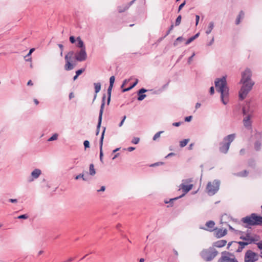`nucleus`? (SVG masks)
<instances>
[{"label": "nucleus", "instance_id": "nucleus-1", "mask_svg": "<svg viewBox=\"0 0 262 262\" xmlns=\"http://www.w3.org/2000/svg\"><path fill=\"white\" fill-rule=\"evenodd\" d=\"M252 75V71L248 68L242 73V78L239 83L243 85L239 92V98L241 100L246 98L254 84V82L251 79Z\"/></svg>", "mask_w": 262, "mask_h": 262}, {"label": "nucleus", "instance_id": "nucleus-2", "mask_svg": "<svg viewBox=\"0 0 262 262\" xmlns=\"http://www.w3.org/2000/svg\"><path fill=\"white\" fill-rule=\"evenodd\" d=\"M217 91L221 93V98L223 103L226 105L228 101L229 89L227 86L226 79L225 77L216 79L214 82Z\"/></svg>", "mask_w": 262, "mask_h": 262}, {"label": "nucleus", "instance_id": "nucleus-3", "mask_svg": "<svg viewBox=\"0 0 262 262\" xmlns=\"http://www.w3.org/2000/svg\"><path fill=\"white\" fill-rule=\"evenodd\" d=\"M242 221L246 224L245 227L250 228V226H262V216L257 215L256 213H252L250 215L242 218Z\"/></svg>", "mask_w": 262, "mask_h": 262}, {"label": "nucleus", "instance_id": "nucleus-4", "mask_svg": "<svg viewBox=\"0 0 262 262\" xmlns=\"http://www.w3.org/2000/svg\"><path fill=\"white\" fill-rule=\"evenodd\" d=\"M235 138V134H232L225 137L223 142L220 144V151L223 154H227L229 149L230 144L234 141Z\"/></svg>", "mask_w": 262, "mask_h": 262}, {"label": "nucleus", "instance_id": "nucleus-5", "mask_svg": "<svg viewBox=\"0 0 262 262\" xmlns=\"http://www.w3.org/2000/svg\"><path fill=\"white\" fill-rule=\"evenodd\" d=\"M218 252L213 248L210 247L203 250L200 255L202 258L206 261L212 260L217 254Z\"/></svg>", "mask_w": 262, "mask_h": 262}, {"label": "nucleus", "instance_id": "nucleus-6", "mask_svg": "<svg viewBox=\"0 0 262 262\" xmlns=\"http://www.w3.org/2000/svg\"><path fill=\"white\" fill-rule=\"evenodd\" d=\"M220 181L214 180L212 182H209L207 185L206 191L209 195H213L215 194L219 189Z\"/></svg>", "mask_w": 262, "mask_h": 262}, {"label": "nucleus", "instance_id": "nucleus-7", "mask_svg": "<svg viewBox=\"0 0 262 262\" xmlns=\"http://www.w3.org/2000/svg\"><path fill=\"white\" fill-rule=\"evenodd\" d=\"M259 255L251 250H248L244 255V262H255L258 260Z\"/></svg>", "mask_w": 262, "mask_h": 262}, {"label": "nucleus", "instance_id": "nucleus-8", "mask_svg": "<svg viewBox=\"0 0 262 262\" xmlns=\"http://www.w3.org/2000/svg\"><path fill=\"white\" fill-rule=\"evenodd\" d=\"M254 106L250 101H247L242 106V114L245 115H254Z\"/></svg>", "mask_w": 262, "mask_h": 262}, {"label": "nucleus", "instance_id": "nucleus-9", "mask_svg": "<svg viewBox=\"0 0 262 262\" xmlns=\"http://www.w3.org/2000/svg\"><path fill=\"white\" fill-rule=\"evenodd\" d=\"M75 58L78 61L81 62L84 61L87 58L85 49H80V50L76 54Z\"/></svg>", "mask_w": 262, "mask_h": 262}, {"label": "nucleus", "instance_id": "nucleus-10", "mask_svg": "<svg viewBox=\"0 0 262 262\" xmlns=\"http://www.w3.org/2000/svg\"><path fill=\"white\" fill-rule=\"evenodd\" d=\"M41 174L40 169L36 168L34 169L31 173V176L28 178V182L31 183L34 180L37 179Z\"/></svg>", "mask_w": 262, "mask_h": 262}, {"label": "nucleus", "instance_id": "nucleus-11", "mask_svg": "<svg viewBox=\"0 0 262 262\" xmlns=\"http://www.w3.org/2000/svg\"><path fill=\"white\" fill-rule=\"evenodd\" d=\"M243 116V122L244 126L247 129L251 128L252 126V121L251 120L253 117V115H245Z\"/></svg>", "mask_w": 262, "mask_h": 262}, {"label": "nucleus", "instance_id": "nucleus-12", "mask_svg": "<svg viewBox=\"0 0 262 262\" xmlns=\"http://www.w3.org/2000/svg\"><path fill=\"white\" fill-rule=\"evenodd\" d=\"M255 137L257 140L254 143V148L256 150L258 151L260 149L262 141V134L260 132H256L255 134Z\"/></svg>", "mask_w": 262, "mask_h": 262}, {"label": "nucleus", "instance_id": "nucleus-13", "mask_svg": "<svg viewBox=\"0 0 262 262\" xmlns=\"http://www.w3.org/2000/svg\"><path fill=\"white\" fill-rule=\"evenodd\" d=\"M105 129H106V128L105 127H103V130L101 136L100 140V161H101V162L102 163H103V151H102V146H103V141Z\"/></svg>", "mask_w": 262, "mask_h": 262}, {"label": "nucleus", "instance_id": "nucleus-14", "mask_svg": "<svg viewBox=\"0 0 262 262\" xmlns=\"http://www.w3.org/2000/svg\"><path fill=\"white\" fill-rule=\"evenodd\" d=\"M105 98H106V96L105 94H104L102 97V102H101V104L100 106V109L99 111V117H98V119L100 120L102 119V115H103L104 107V105H105Z\"/></svg>", "mask_w": 262, "mask_h": 262}, {"label": "nucleus", "instance_id": "nucleus-15", "mask_svg": "<svg viewBox=\"0 0 262 262\" xmlns=\"http://www.w3.org/2000/svg\"><path fill=\"white\" fill-rule=\"evenodd\" d=\"M192 187L193 185L192 184L187 185H185L184 183H182L180 185V188L184 192L183 194H184V195L189 192L192 188Z\"/></svg>", "mask_w": 262, "mask_h": 262}, {"label": "nucleus", "instance_id": "nucleus-16", "mask_svg": "<svg viewBox=\"0 0 262 262\" xmlns=\"http://www.w3.org/2000/svg\"><path fill=\"white\" fill-rule=\"evenodd\" d=\"M214 225H215V223L213 221H209L206 223V226L207 227V229L204 228V227H200V228L211 231L213 230Z\"/></svg>", "mask_w": 262, "mask_h": 262}, {"label": "nucleus", "instance_id": "nucleus-17", "mask_svg": "<svg viewBox=\"0 0 262 262\" xmlns=\"http://www.w3.org/2000/svg\"><path fill=\"white\" fill-rule=\"evenodd\" d=\"M227 231L226 229H219L216 231V236L218 238L222 237L227 234Z\"/></svg>", "mask_w": 262, "mask_h": 262}, {"label": "nucleus", "instance_id": "nucleus-18", "mask_svg": "<svg viewBox=\"0 0 262 262\" xmlns=\"http://www.w3.org/2000/svg\"><path fill=\"white\" fill-rule=\"evenodd\" d=\"M227 243V241L226 240H220L214 243V246L216 247L221 248L225 246Z\"/></svg>", "mask_w": 262, "mask_h": 262}, {"label": "nucleus", "instance_id": "nucleus-19", "mask_svg": "<svg viewBox=\"0 0 262 262\" xmlns=\"http://www.w3.org/2000/svg\"><path fill=\"white\" fill-rule=\"evenodd\" d=\"M244 12L243 11H241L237 16L236 20H235V24L236 25H238L240 24L241 21V19L244 18Z\"/></svg>", "mask_w": 262, "mask_h": 262}, {"label": "nucleus", "instance_id": "nucleus-20", "mask_svg": "<svg viewBox=\"0 0 262 262\" xmlns=\"http://www.w3.org/2000/svg\"><path fill=\"white\" fill-rule=\"evenodd\" d=\"M77 41L78 42L77 45V47L81 48V49H85L83 41L81 40L80 37H78L77 38Z\"/></svg>", "mask_w": 262, "mask_h": 262}, {"label": "nucleus", "instance_id": "nucleus-21", "mask_svg": "<svg viewBox=\"0 0 262 262\" xmlns=\"http://www.w3.org/2000/svg\"><path fill=\"white\" fill-rule=\"evenodd\" d=\"M251 238V236L250 235V233L246 234V236H241L240 238L245 241L246 242H248L249 241H251V244L252 243V242L253 241V239H250Z\"/></svg>", "mask_w": 262, "mask_h": 262}, {"label": "nucleus", "instance_id": "nucleus-22", "mask_svg": "<svg viewBox=\"0 0 262 262\" xmlns=\"http://www.w3.org/2000/svg\"><path fill=\"white\" fill-rule=\"evenodd\" d=\"M214 23L213 21H210L209 23L208 27L207 28V29L206 31V34L208 35L211 32L212 29L214 28Z\"/></svg>", "mask_w": 262, "mask_h": 262}, {"label": "nucleus", "instance_id": "nucleus-23", "mask_svg": "<svg viewBox=\"0 0 262 262\" xmlns=\"http://www.w3.org/2000/svg\"><path fill=\"white\" fill-rule=\"evenodd\" d=\"M138 79H136L135 81L133 84H131V85L129 87L123 89L122 92H125L130 90L138 84Z\"/></svg>", "mask_w": 262, "mask_h": 262}, {"label": "nucleus", "instance_id": "nucleus-24", "mask_svg": "<svg viewBox=\"0 0 262 262\" xmlns=\"http://www.w3.org/2000/svg\"><path fill=\"white\" fill-rule=\"evenodd\" d=\"M248 171L246 170H244L243 171L239 172L236 173H234V174L237 177H246L248 176Z\"/></svg>", "mask_w": 262, "mask_h": 262}, {"label": "nucleus", "instance_id": "nucleus-25", "mask_svg": "<svg viewBox=\"0 0 262 262\" xmlns=\"http://www.w3.org/2000/svg\"><path fill=\"white\" fill-rule=\"evenodd\" d=\"M200 35V33H196L195 35H194V36L190 37L187 41L186 42H185V45H188V44H189L190 43H191L192 41H193L194 39H195L196 38H198L199 37Z\"/></svg>", "mask_w": 262, "mask_h": 262}, {"label": "nucleus", "instance_id": "nucleus-26", "mask_svg": "<svg viewBox=\"0 0 262 262\" xmlns=\"http://www.w3.org/2000/svg\"><path fill=\"white\" fill-rule=\"evenodd\" d=\"M235 244H238L241 247V248H244L245 247L249 244H251V241H249L248 242H241V241H239V242H236L235 243Z\"/></svg>", "mask_w": 262, "mask_h": 262}, {"label": "nucleus", "instance_id": "nucleus-27", "mask_svg": "<svg viewBox=\"0 0 262 262\" xmlns=\"http://www.w3.org/2000/svg\"><path fill=\"white\" fill-rule=\"evenodd\" d=\"M74 54V52L72 51H70L65 56V60L66 61H70L73 57Z\"/></svg>", "mask_w": 262, "mask_h": 262}, {"label": "nucleus", "instance_id": "nucleus-28", "mask_svg": "<svg viewBox=\"0 0 262 262\" xmlns=\"http://www.w3.org/2000/svg\"><path fill=\"white\" fill-rule=\"evenodd\" d=\"M73 65L70 62V61H66L65 64V69L67 71L71 70L73 69Z\"/></svg>", "mask_w": 262, "mask_h": 262}, {"label": "nucleus", "instance_id": "nucleus-29", "mask_svg": "<svg viewBox=\"0 0 262 262\" xmlns=\"http://www.w3.org/2000/svg\"><path fill=\"white\" fill-rule=\"evenodd\" d=\"M95 92L97 94L101 90V83L100 82L94 83Z\"/></svg>", "mask_w": 262, "mask_h": 262}, {"label": "nucleus", "instance_id": "nucleus-30", "mask_svg": "<svg viewBox=\"0 0 262 262\" xmlns=\"http://www.w3.org/2000/svg\"><path fill=\"white\" fill-rule=\"evenodd\" d=\"M89 173L91 176H94L96 173V171L93 164H91L90 165Z\"/></svg>", "mask_w": 262, "mask_h": 262}, {"label": "nucleus", "instance_id": "nucleus-31", "mask_svg": "<svg viewBox=\"0 0 262 262\" xmlns=\"http://www.w3.org/2000/svg\"><path fill=\"white\" fill-rule=\"evenodd\" d=\"M184 195V194H182L181 195H180V196H179L178 197H176V198H174L170 199V200L168 202V201H165V203L167 204L168 203H170V205L171 206H172V204L173 203L174 201L177 200L178 199L182 198Z\"/></svg>", "mask_w": 262, "mask_h": 262}, {"label": "nucleus", "instance_id": "nucleus-32", "mask_svg": "<svg viewBox=\"0 0 262 262\" xmlns=\"http://www.w3.org/2000/svg\"><path fill=\"white\" fill-rule=\"evenodd\" d=\"M189 141V139H184L182 141H181L180 142V146L181 147H185L187 144V143H188Z\"/></svg>", "mask_w": 262, "mask_h": 262}, {"label": "nucleus", "instance_id": "nucleus-33", "mask_svg": "<svg viewBox=\"0 0 262 262\" xmlns=\"http://www.w3.org/2000/svg\"><path fill=\"white\" fill-rule=\"evenodd\" d=\"M58 134L57 133H55L54 134H53L52 135V136H51L50 138H49L48 139V141L50 142V141L56 140L58 138Z\"/></svg>", "mask_w": 262, "mask_h": 262}, {"label": "nucleus", "instance_id": "nucleus-34", "mask_svg": "<svg viewBox=\"0 0 262 262\" xmlns=\"http://www.w3.org/2000/svg\"><path fill=\"white\" fill-rule=\"evenodd\" d=\"M184 40L182 36L178 37L173 42V46H177L178 45L179 42H181Z\"/></svg>", "mask_w": 262, "mask_h": 262}, {"label": "nucleus", "instance_id": "nucleus-35", "mask_svg": "<svg viewBox=\"0 0 262 262\" xmlns=\"http://www.w3.org/2000/svg\"><path fill=\"white\" fill-rule=\"evenodd\" d=\"M101 122H102V120L101 119L100 120V119H98V124H97V131H96V135L97 136L99 133L100 128V126H101Z\"/></svg>", "mask_w": 262, "mask_h": 262}, {"label": "nucleus", "instance_id": "nucleus-36", "mask_svg": "<svg viewBox=\"0 0 262 262\" xmlns=\"http://www.w3.org/2000/svg\"><path fill=\"white\" fill-rule=\"evenodd\" d=\"M135 0H133L131 2H130L129 3L126 4V6L125 7V8L123 9V10H120V11H126V10H127L129 7L133 5V4L134 3Z\"/></svg>", "mask_w": 262, "mask_h": 262}, {"label": "nucleus", "instance_id": "nucleus-37", "mask_svg": "<svg viewBox=\"0 0 262 262\" xmlns=\"http://www.w3.org/2000/svg\"><path fill=\"white\" fill-rule=\"evenodd\" d=\"M163 133V131H160L157 133L153 137V140L156 141L158 138H159L160 136V135Z\"/></svg>", "mask_w": 262, "mask_h": 262}, {"label": "nucleus", "instance_id": "nucleus-38", "mask_svg": "<svg viewBox=\"0 0 262 262\" xmlns=\"http://www.w3.org/2000/svg\"><path fill=\"white\" fill-rule=\"evenodd\" d=\"M148 91L152 92V94H160L162 92V89H159L157 90L154 91L152 90H148Z\"/></svg>", "mask_w": 262, "mask_h": 262}, {"label": "nucleus", "instance_id": "nucleus-39", "mask_svg": "<svg viewBox=\"0 0 262 262\" xmlns=\"http://www.w3.org/2000/svg\"><path fill=\"white\" fill-rule=\"evenodd\" d=\"M182 17L181 15H179L177 18H176V22H175V25L176 26H179L181 21Z\"/></svg>", "mask_w": 262, "mask_h": 262}, {"label": "nucleus", "instance_id": "nucleus-40", "mask_svg": "<svg viewBox=\"0 0 262 262\" xmlns=\"http://www.w3.org/2000/svg\"><path fill=\"white\" fill-rule=\"evenodd\" d=\"M147 91H148V90L145 89L144 88H142L138 91V92H137L138 96H139V95H141L142 94V93H144Z\"/></svg>", "mask_w": 262, "mask_h": 262}, {"label": "nucleus", "instance_id": "nucleus-41", "mask_svg": "<svg viewBox=\"0 0 262 262\" xmlns=\"http://www.w3.org/2000/svg\"><path fill=\"white\" fill-rule=\"evenodd\" d=\"M173 27H174L173 25V24H172V25L170 26V27H169V29L168 30V31L166 32V34H165V36L163 37V38H164V37H165L166 36H167V35H168L170 33V32H171V31L172 30V29H173ZM162 38H161V40H162Z\"/></svg>", "mask_w": 262, "mask_h": 262}, {"label": "nucleus", "instance_id": "nucleus-42", "mask_svg": "<svg viewBox=\"0 0 262 262\" xmlns=\"http://www.w3.org/2000/svg\"><path fill=\"white\" fill-rule=\"evenodd\" d=\"M140 141V138L138 137H134L132 140V143L133 144H137L139 143Z\"/></svg>", "mask_w": 262, "mask_h": 262}, {"label": "nucleus", "instance_id": "nucleus-43", "mask_svg": "<svg viewBox=\"0 0 262 262\" xmlns=\"http://www.w3.org/2000/svg\"><path fill=\"white\" fill-rule=\"evenodd\" d=\"M146 97V95L144 94V93H142L141 95H139V96L138 97L137 99L139 101H142L144 99H145Z\"/></svg>", "mask_w": 262, "mask_h": 262}, {"label": "nucleus", "instance_id": "nucleus-44", "mask_svg": "<svg viewBox=\"0 0 262 262\" xmlns=\"http://www.w3.org/2000/svg\"><path fill=\"white\" fill-rule=\"evenodd\" d=\"M115 77L114 76H112L110 78V85L113 86L114 83L115 82Z\"/></svg>", "mask_w": 262, "mask_h": 262}, {"label": "nucleus", "instance_id": "nucleus-45", "mask_svg": "<svg viewBox=\"0 0 262 262\" xmlns=\"http://www.w3.org/2000/svg\"><path fill=\"white\" fill-rule=\"evenodd\" d=\"M80 178H82V180H83V181H86V179L84 177L83 174H81V173H80V174H79L77 175V176L75 178V179H76V180H78V179H80Z\"/></svg>", "mask_w": 262, "mask_h": 262}, {"label": "nucleus", "instance_id": "nucleus-46", "mask_svg": "<svg viewBox=\"0 0 262 262\" xmlns=\"http://www.w3.org/2000/svg\"><path fill=\"white\" fill-rule=\"evenodd\" d=\"M255 244L259 250H262V239Z\"/></svg>", "mask_w": 262, "mask_h": 262}, {"label": "nucleus", "instance_id": "nucleus-47", "mask_svg": "<svg viewBox=\"0 0 262 262\" xmlns=\"http://www.w3.org/2000/svg\"><path fill=\"white\" fill-rule=\"evenodd\" d=\"M85 149L90 147V142L88 140H85L83 142Z\"/></svg>", "mask_w": 262, "mask_h": 262}, {"label": "nucleus", "instance_id": "nucleus-48", "mask_svg": "<svg viewBox=\"0 0 262 262\" xmlns=\"http://www.w3.org/2000/svg\"><path fill=\"white\" fill-rule=\"evenodd\" d=\"M126 6V4L123 5L122 6H119L118 7V11L119 13H122L124 11H120V10H123V9L125 8Z\"/></svg>", "mask_w": 262, "mask_h": 262}, {"label": "nucleus", "instance_id": "nucleus-49", "mask_svg": "<svg viewBox=\"0 0 262 262\" xmlns=\"http://www.w3.org/2000/svg\"><path fill=\"white\" fill-rule=\"evenodd\" d=\"M85 69H79L78 70H77L76 72V74L77 75H78L79 76L80 75H81L84 71Z\"/></svg>", "mask_w": 262, "mask_h": 262}, {"label": "nucleus", "instance_id": "nucleus-50", "mask_svg": "<svg viewBox=\"0 0 262 262\" xmlns=\"http://www.w3.org/2000/svg\"><path fill=\"white\" fill-rule=\"evenodd\" d=\"M28 217V216L26 214L20 215L17 217L19 219H27Z\"/></svg>", "mask_w": 262, "mask_h": 262}, {"label": "nucleus", "instance_id": "nucleus-51", "mask_svg": "<svg viewBox=\"0 0 262 262\" xmlns=\"http://www.w3.org/2000/svg\"><path fill=\"white\" fill-rule=\"evenodd\" d=\"M113 87V86H112L111 85H110L107 89V95L109 96H111V92Z\"/></svg>", "mask_w": 262, "mask_h": 262}, {"label": "nucleus", "instance_id": "nucleus-52", "mask_svg": "<svg viewBox=\"0 0 262 262\" xmlns=\"http://www.w3.org/2000/svg\"><path fill=\"white\" fill-rule=\"evenodd\" d=\"M8 201L12 203H17L18 202L17 199H10Z\"/></svg>", "mask_w": 262, "mask_h": 262}, {"label": "nucleus", "instance_id": "nucleus-53", "mask_svg": "<svg viewBox=\"0 0 262 262\" xmlns=\"http://www.w3.org/2000/svg\"><path fill=\"white\" fill-rule=\"evenodd\" d=\"M69 39H70V41L72 43H75V41H76L75 38L74 36H71L70 37Z\"/></svg>", "mask_w": 262, "mask_h": 262}, {"label": "nucleus", "instance_id": "nucleus-54", "mask_svg": "<svg viewBox=\"0 0 262 262\" xmlns=\"http://www.w3.org/2000/svg\"><path fill=\"white\" fill-rule=\"evenodd\" d=\"M126 116H124L121 121L120 122V123L119 124V127H121L122 126V125H123L125 119H126Z\"/></svg>", "mask_w": 262, "mask_h": 262}, {"label": "nucleus", "instance_id": "nucleus-55", "mask_svg": "<svg viewBox=\"0 0 262 262\" xmlns=\"http://www.w3.org/2000/svg\"><path fill=\"white\" fill-rule=\"evenodd\" d=\"M34 50H35L34 48L31 49L30 50L29 53H28V54L25 56V57L30 56Z\"/></svg>", "mask_w": 262, "mask_h": 262}, {"label": "nucleus", "instance_id": "nucleus-56", "mask_svg": "<svg viewBox=\"0 0 262 262\" xmlns=\"http://www.w3.org/2000/svg\"><path fill=\"white\" fill-rule=\"evenodd\" d=\"M192 117L191 116H189L185 118V121L186 122H189L191 120Z\"/></svg>", "mask_w": 262, "mask_h": 262}, {"label": "nucleus", "instance_id": "nucleus-57", "mask_svg": "<svg viewBox=\"0 0 262 262\" xmlns=\"http://www.w3.org/2000/svg\"><path fill=\"white\" fill-rule=\"evenodd\" d=\"M185 2H184L182 3L179 7L178 9V12H180V11L182 9V8L185 6Z\"/></svg>", "mask_w": 262, "mask_h": 262}, {"label": "nucleus", "instance_id": "nucleus-58", "mask_svg": "<svg viewBox=\"0 0 262 262\" xmlns=\"http://www.w3.org/2000/svg\"><path fill=\"white\" fill-rule=\"evenodd\" d=\"M194 55H195V54L193 53V54L188 58V63L189 64H190V63H191V61L192 60V58L194 56Z\"/></svg>", "mask_w": 262, "mask_h": 262}, {"label": "nucleus", "instance_id": "nucleus-59", "mask_svg": "<svg viewBox=\"0 0 262 262\" xmlns=\"http://www.w3.org/2000/svg\"><path fill=\"white\" fill-rule=\"evenodd\" d=\"M200 19V16L198 15H195V25L197 26Z\"/></svg>", "mask_w": 262, "mask_h": 262}, {"label": "nucleus", "instance_id": "nucleus-60", "mask_svg": "<svg viewBox=\"0 0 262 262\" xmlns=\"http://www.w3.org/2000/svg\"><path fill=\"white\" fill-rule=\"evenodd\" d=\"M209 93L211 95H213L214 93V89L213 86H211L210 88Z\"/></svg>", "mask_w": 262, "mask_h": 262}, {"label": "nucleus", "instance_id": "nucleus-61", "mask_svg": "<svg viewBox=\"0 0 262 262\" xmlns=\"http://www.w3.org/2000/svg\"><path fill=\"white\" fill-rule=\"evenodd\" d=\"M182 124L181 122H174L172 123V125L174 126H179Z\"/></svg>", "mask_w": 262, "mask_h": 262}, {"label": "nucleus", "instance_id": "nucleus-62", "mask_svg": "<svg viewBox=\"0 0 262 262\" xmlns=\"http://www.w3.org/2000/svg\"><path fill=\"white\" fill-rule=\"evenodd\" d=\"M129 79H125L123 81L122 84L121 85V88H123L127 83L128 82Z\"/></svg>", "mask_w": 262, "mask_h": 262}, {"label": "nucleus", "instance_id": "nucleus-63", "mask_svg": "<svg viewBox=\"0 0 262 262\" xmlns=\"http://www.w3.org/2000/svg\"><path fill=\"white\" fill-rule=\"evenodd\" d=\"M105 190V187L104 186H102L101 187L100 189L97 190L98 192L104 191Z\"/></svg>", "mask_w": 262, "mask_h": 262}, {"label": "nucleus", "instance_id": "nucleus-64", "mask_svg": "<svg viewBox=\"0 0 262 262\" xmlns=\"http://www.w3.org/2000/svg\"><path fill=\"white\" fill-rule=\"evenodd\" d=\"M255 165V162L254 161H250L249 162V166L253 167Z\"/></svg>", "mask_w": 262, "mask_h": 262}]
</instances>
